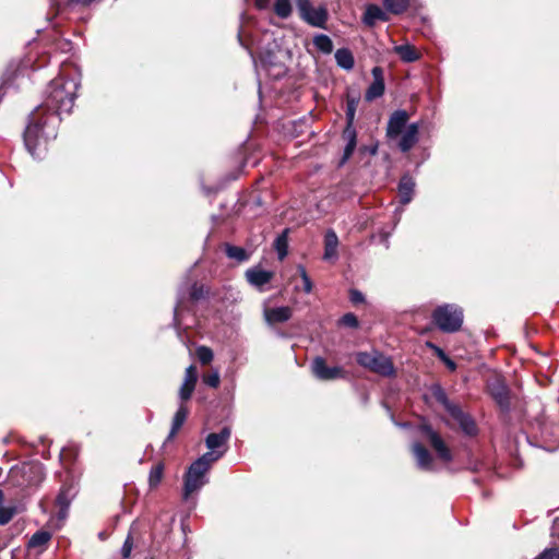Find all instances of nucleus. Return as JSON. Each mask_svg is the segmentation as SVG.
<instances>
[{
  "label": "nucleus",
  "mask_w": 559,
  "mask_h": 559,
  "mask_svg": "<svg viewBox=\"0 0 559 559\" xmlns=\"http://www.w3.org/2000/svg\"><path fill=\"white\" fill-rule=\"evenodd\" d=\"M43 107H39L29 115V123L24 132L25 146L34 157H40L46 151L48 139L55 138L53 132L45 131L48 120H55V116L43 120Z\"/></svg>",
  "instance_id": "obj_1"
},
{
  "label": "nucleus",
  "mask_w": 559,
  "mask_h": 559,
  "mask_svg": "<svg viewBox=\"0 0 559 559\" xmlns=\"http://www.w3.org/2000/svg\"><path fill=\"white\" fill-rule=\"evenodd\" d=\"M225 451L226 450L219 451V453L207 452L191 464L185 477V499H188L190 495L198 491L206 484V473L210 471L212 464L217 461Z\"/></svg>",
  "instance_id": "obj_2"
},
{
  "label": "nucleus",
  "mask_w": 559,
  "mask_h": 559,
  "mask_svg": "<svg viewBox=\"0 0 559 559\" xmlns=\"http://www.w3.org/2000/svg\"><path fill=\"white\" fill-rule=\"evenodd\" d=\"M76 87L72 80H53L49 86L46 107L56 110L57 114L70 112L74 105Z\"/></svg>",
  "instance_id": "obj_3"
},
{
  "label": "nucleus",
  "mask_w": 559,
  "mask_h": 559,
  "mask_svg": "<svg viewBox=\"0 0 559 559\" xmlns=\"http://www.w3.org/2000/svg\"><path fill=\"white\" fill-rule=\"evenodd\" d=\"M197 381V367L194 365H190L185 371L183 382L179 389V399L181 404L173 418L171 429L168 438H173L186 421L189 412L185 405V402L191 399L195 389Z\"/></svg>",
  "instance_id": "obj_4"
},
{
  "label": "nucleus",
  "mask_w": 559,
  "mask_h": 559,
  "mask_svg": "<svg viewBox=\"0 0 559 559\" xmlns=\"http://www.w3.org/2000/svg\"><path fill=\"white\" fill-rule=\"evenodd\" d=\"M431 393L436 401L445 408V411L460 425L466 435L476 433V426L474 420L468 415H466L457 404L452 403L448 399L444 390L440 385H433Z\"/></svg>",
  "instance_id": "obj_5"
},
{
  "label": "nucleus",
  "mask_w": 559,
  "mask_h": 559,
  "mask_svg": "<svg viewBox=\"0 0 559 559\" xmlns=\"http://www.w3.org/2000/svg\"><path fill=\"white\" fill-rule=\"evenodd\" d=\"M432 319L441 331L452 333L461 329L463 312L454 305H443L433 311Z\"/></svg>",
  "instance_id": "obj_6"
},
{
  "label": "nucleus",
  "mask_w": 559,
  "mask_h": 559,
  "mask_svg": "<svg viewBox=\"0 0 559 559\" xmlns=\"http://www.w3.org/2000/svg\"><path fill=\"white\" fill-rule=\"evenodd\" d=\"M356 361L361 367L380 376L390 377L394 374L392 360L377 350L357 353Z\"/></svg>",
  "instance_id": "obj_7"
},
{
  "label": "nucleus",
  "mask_w": 559,
  "mask_h": 559,
  "mask_svg": "<svg viewBox=\"0 0 559 559\" xmlns=\"http://www.w3.org/2000/svg\"><path fill=\"white\" fill-rule=\"evenodd\" d=\"M300 17L316 27H324L328 11L324 7L313 8L310 0H295Z\"/></svg>",
  "instance_id": "obj_8"
},
{
  "label": "nucleus",
  "mask_w": 559,
  "mask_h": 559,
  "mask_svg": "<svg viewBox=\"0 0 559 559\" xmlns=\"http://www.w3.org/2000/svg\"><path fill=\"white\" fill-rule=\"evenodd\" d=\"M421 431L426 435L429 444L436 451L437 456L441 461L449 463L453 460V455H452L450 448L447 445L444 440L441 438V436L437 431H435L428 425H424L421 427Z\"/></svg>",
  "instance_id": "obj_9"
},
{
  "label": "nucleus",
  "mask_w": 559,
  "mask_h": 559,
  "mask_svg": "<svg viewBox=\"0 0 559 559\" xmlns=\"http://www.w3.org/2000/svg\"><path fill=\"white\" fill-rule=\"evenodd\" d=\"M313 374L323 381L335 380L345 377V371L341 367H329L322 357H316L312 361Z\"/></svg>",
  "instance_id": "obj_10"
},
{
  "label": "nucleus",
  "mask_w": 559,
  "mask_h": 559,
  "mask_svg": "<svg viewBox=\"0 0 559 559\" xmlns=\"http://www.w3.org/2000/svg\"><path fill=\"white\" fill-rule=\"evenodd\" d=\"M488 390L492 399L500 406L501 409L508 411L510 406L509 389L504 381L496 378L488 383Z\"/></svg>",
  "instance_id": "obj_11"
},
{
  "label": "nucleus",
  "mask_w": 559,
  "mask_h": 559,
  "mask_svg": "<svg viewBox=\"0 0 559 559\" xmlns=\"http://www.w3.org/2000/svg\"><path fill=\"white\" fill-rule=\"evenodd\" d=\"M408 119L409 116L405 110L394 111L388 121L386 136L389 139H396L406 129Z\"/></svg>",
  "instance_id": "obj_12"
},
{
  "label": "nucleus",
  "mask_w": 559,
  "mask_h": 559,
  "mask_svg": "<svg viewBox=\"0 0 559 559\" xmlns=\"http://www.w3.org/2000/svg\"><path fill=\"white\" fill-rule=\"evenodd\" d=\"M373 82L368 87L366 92V100L371 102L384 93V80H383V70L380 67H374L372 69Z\"/></svg>",
  "instance_id": "obj_13"
},
{
  "label": "nucleus",
  "mask_w": 559,
  "mask_h": 559,
  "mask_svg": "<svg viewBox=\"0 0 559 559\" xmlns=\"http://www.w3.org/2000/svg\"><path fill=\"white\" fill-rule=\"evenodd\" d=\"M274 273L265 271L260 267H251L246 271V278L252 286L261 289L264 285L271 282Z\"/></svg>",
  "instance_id": "obj_14"
},
{
  "label": "nucleus",
  "mask_w": 559,
  "mask_h": 559,
  "mask_svg": "<svg viewBox=\"0 0 559 559\" xmlns=\"http://www.w3.org/2000/svg\"><path fill=\"white\" fill-rule=\"evenodd\" d=\"M263 314L269 324H276L288 321L292 318L293 310L288 306L265 308Z\"/></svg>",
  "instance_id": "obj_15"
},
{
  "label": "nucleus",
  "mask_w": 559,
  "mask_h": 559,
  "mask_svg": "<svg viewBox=\"0 0 559 559\" xmlns=\"http://www.w3.org/2000/svg\"><path fill=\"white\" fill-rule=\"evenodd\" d=\"M419 127L417 123H411L404 130L399 142L402 152H408L418 141Z\"/></svg>",
  "instance_id": "obj_16"
},
{
  "label": "nucleus",
  "mask_w": 559,
  "mask_h": 559,
  "mask_svg": "<svg viewBox=\"0 0 559 559\" xmlns=\"http://www.w3.org/2000/svg\"><path fill=\"white\" fill-rule=\"evenodd\" d=\"M412 450L417 461L418 467L424 471H432L433 461L429 451L418 442L413 444Z\"/></svg>",
  "instance_id": "obj_17"
},
{
  "label": "nucleus",
  "mask_w": 559,
  "mask_h": 559,
  "mask_svg": "<svg viewBox=\"0 0 559 559\" xmlns=\"http://www.w3.org/2000/svg\"><path fill=\"white\" fill-rule=\"evenodd\" d=\"M231 435L230 428L224 427L219 432L217 433H210L206 439L205 443L206 447L212 450L211 452H215L216 449H219L222 447H225L227 441L229 440Z\"/></svg>",
  "instance_id": "obj_18"
},
{
  "label": "nucleus",
  "mask_w": 559,
  "mask_h": 559,
  "mask_svg": "<svg viewBox=\"0 0 559 559\" xmlns=\"http://www.w3.org/2000/svg\"><path fill=\"white\" fill-rule=\"evenodd\" d=\"M338 238L333 229H329L324 236V260L337 258Z\"/></svg>",
  "instance_id": "obj_19"
},
{
  "label": "nucleus",
  "mask_w": 559,
  "mask_h": 559,
  "mask_svg": "<svg viewBox=\"0 0 559 559\" xmlns=\"http://www.w3.org/2000/svg\"><path fill=\"white\" fill-rule=\"evenodd\" d=\"M414 188L415 182L412 177L405 175L401 178L399 183V193L402 204H407L412 201Z\"/></svg>",
  "instance_id": "obj_20"
},
{
  "label": "nucleus",
  "mask_w": 559,
  "mask_h": 559,
  "mask_svg": "<svg viewBox=\"0 0 559 559\" xmlns=\"http://www.w3.org/2000/svg\"><path fill=\"white\" fill-rule=\"evenodd\" d=\"M376 21H388V15L380 7L371 4L366 9L364 22L365 24L372 26Z\"/></svg>",
  "instance_id": "obj_21"
},
{
  "label": "nucleus",
  "mask_w": 559,
  "mask_h": 559,
  "mask_svg": "<svg viewBox=\"0 0 559 559\" xmlns=\"http://www.w3.org/2000/svg\"><path fill=\"white\" fill-rule=\"evenodd\" d=\"M394 52L405 62H414L420 58V53L412 45H400L394 47Z\"/></svg>",
  "instance_id": "obj_22"
},
{
  "label": "nucleus",
  "mask_w": 559,
  "mask_h": 559,
  "mask_svg": "<svg viewBox=\"0 0 559 559\" xmlns=\"http://www.w3.org/2000/svg\"><path fill=\"white\" fill-rule=\"evenodd\" d=\"M343 136L347 141V144L344 148V160H346L352 156L356 147V131L353 128V124H347Z\"/></svg>",
  "instance_id": "obj_23"
},
{
  "label": "nucleus",
  "mask_w": 559,
  "mask_h": 559,
  "mask_svg": "<svg viewBox=\"0 0 559 559\" xmlns=\"http://www.w3.org/2000/svg\"><path fill=\"white\" fill-rule=\"evenodd\" d=\"M335 60L337 66L345 70H352L354 67V57L350 50L346 48L337 49L335 52Z\"/></svg>",
  "instance_id": "obj_24"
},
{
  "label": "nucleus",
  "mask_w": 559,
  "mask_h": 559,
  "mask_svg": "<svg viewBox=\"0 0 559 559\" xmlns=\"http://www.w3.org/2000/svg\"><path fill=\"white\" fill-rule=\"evenodd\" d=\"M358 104H359V95L347 93V99H346L347 124H353Z\"/></svg>",
  "instance_id": "obj_25"
},
{
  "label": "nucleus",
  "mask_w": 559,
  "mask_h": 559,
  "mask_svg": "<svg viewBox=\"0 0 559 559\" xmlns=\"http://www.w3.org/2000/svg\"><path fill=\"white\" fill-rule=\"evenodd\" d=\"M274 13L283 19H288L293 13V4L290 0H275L273 5Z\"/></svg>",
  "instance_id": "obj_26"
},
{
  "label": "nucleus",
  "mask_w": 559,
  "mask_h": 559,
  "mask_svg": "<svg viewBox=\"0 0 559 559\" xmlns=\"http://www.w3.org/2000/svg\"><path fill=\"white\" fill-rule=\"evenodd\" d=\"M274 248L277 251L278 259L283 260L288 253V229L283 230L274 241Z\"/></svg>",
  "instance_id": "obj_27"
},
{
  "label": "nucleus",
  "mask_w": 559,
  "mask_h": 559,
  "mask_svg": "<svg viewBox=\"0 0 559 559\" xmlns=\"http://www.w3.org/2000/svg\"><path fill=\"white\" fill-rule=\"evenodd\" d=\"M71 501V489L70 488H62L59 495L57 496V504L60 507L59 516L66 518L67 510L69 508Z\"/></svg>",
  "instance_id": "obj_28"
},
{
  "label": "nucleus",
  "mask_w": 559,
  "mask_h": 559,
  "mask_svg": "<svg viewBox=\"0 0 559 559\" xmlns=\"http://www.w3.org/2000/svg\"><path fill=\"white\" fill-rule=\"evenodd\" d=\"M385 9L393 14L404 13L408 5L409 0H383Z\"/></svg>",
  "instance_id": "obj_29"
},
{
  "label": "nucleus",
  "mask_w": 559,
  "mask_h": 559,
  "mask_svg": "<svg viewBox=\"0 0 559 559\" xmlns=\"http://www.w3.org/2000/svg\"><path fill=\"white\" fill-rule=\"evenodd\" d=\"M50 538H51V534L49 532L38 531L28 540V547L29 548H41L50 540Z\"/></svg>",
  "instance_id": "obj_30"
},
{
  "label": "nucleus",
  "mask_w": 559,
  "mask_h": 559,
  "mask_svg": "<svg viewBox=\"0 0 559 559\" xmlns=\"http://www.w3.org/2000/svg\"><path fill=\"white\" fill-rule=\"evenodd\" d=\"M225 252L228 258L234 259L237 262H243L249 259V254L241 247L226 245Z\"/></svg>",
  "instance_id": "obj_31"
},
{
  "label": "nucleus",
  "mask_w": 559,
  "mask_h": 559,
  "mask_svg": "<svg viewBox=\"0 0 559 559\" xmlns=\"http://www.w3.org/2000/svg\"><path fill=\"white\" fill-rule=\"evenodd\" d=\"M163 475H164V464L163 463H158L156 465H154L151 471H150V475H148V485L151 488H156L162 479H163Z\"/></svg>",
  "instance_id": "obj_32"
},
{
  "label": "nucleus",
  "mask_w": 559,
  "mask_h": 559,
  "mask_svg": "<svg viewBox=\"0 0 559 559\" xmlns=\"http://www.w3.org/2000/svg\"><path fill=\"white\" fill-rule=\"evenodd\" d=\"M313 45L316 46L317 49L324 53H330L333 50V43L331 38L324 34L314 36Z\"/></svg>",
  "instance_id": "obj_33"
},
{
  "label": "nucleus",
  "mask_w": 559,
  "mask_h": 559,
  "mask_svg": "<svg viewBox=\"0 0 559 559\" xmlns=\"http://www.w3.org/2000/svg\"><path fill=\"white\" fill-rule=\"evenodd\" d=\"M195 354H197L199 361L202 365H209L214 358L213 350L210 347L204 346V345L198 346L195 349Z\"/></svg>",
  "instance_id": "obj_34"
},
{
  "label": "nucleus",
  "mask_w": 559,
  "mask_h": 559,
  "mask_svg": "<svg viewBox=\"0 0 559 559\" xmlns=\"http://www.w3.org/2000/svg\"><path fill=\"white\" fill-rule=\"evenodd\" d=\"M202 379L206 385L214 389L217 388L221 382L218 370H213L212 372L204 374Z\"/></svg>",
  "instance_id": "obj_35"
},
{
  "label": "nucleus",
  "mask_w": 559,
  "mask_h": 559,
  "mask_svg": "<svg viewBox=\"0 0 559 559\" xmlns=\"http://www.w3.org/2000/svg\"><path fill=\"white\" fill-rule=\"evenodd\" d=\"M298 272L304 283V290L309 294L312 290V282L308 276L306 269L302 265H298Z\"/></svg>",
  "instance_id": "obj_36"
},
{
  "label": "nucleus",
  "mask_w": 559,
  "mask_h": 559,
  "mask_svg": "<svg viewBox=\"0 0 559 559\" xmlns=\"http://www.w3.org/2000/svg\"><path fill=\"white\" fill-rule=\"evenodd\" d=\"M205 289L202 285L194 284L191 287L190 297L193 300H199L205 296Z\"/></svg>",
  "instance_id": "obj_37"
},
{
  "label": "nucleus",
  "mask_w": 559,
  "mask_h": 559,
  "mask_svg": "<svg viewBox=\"0 0 559 559\" xmlns=\"http://www.w3.org/2000/svg\"><path fill=\"white\" fill-rule=\"evenodd\" d=\"M342 324L349 326V328H357L358 326V319L354 313H346L341 319Z\"/></svg>",
  "instance_id": "obj_38"
},
{
  "label": "nucleus",
  "mask_w": 559,
  "mask_h": 559,
  "mask_svg": "<svg viewBox=\"0 0 559 559\" xmlns=\"http://www.w3.org/2000/svg\"><path fill=\"white\" fill-rule=\"evenodd\" d=\"M13 510L0 508V525L9 523L13 518Z\"/></svg>",
  "instance_id": "obj_39"
},
{
  "label": "nucleus",
  "mask_w": 559,
  "mask_h": 559,
  "mask_svg": "<svg viewBox=\"0 0 559 559\" xmlns=\"http://www.w3.org/2000/svg\"><path fill=\"white\" fill-rule=\"evenodd\" d=\"M536 559H559V550L556 548L545 549Z\"/></svg>",
  "instance_id": "obj_40"
},
{
  "label": "nucleus",
  "mask_w": 559,
  "mask_h": 559,
  "mask_svg": "<svg viewBox=\"0 0 559 559\" xmlns=\"http://www.w3.org/2000/svg\"><path fill=\"white\" fill-rule=\"evenodd\" d=\"M131 550H132V538L129 535L122 546V549H121V554H122L123 558H128L131 554Z\"/></svg>",
  "instance_id": "obj_41"
},
{
  "label": "nucleus",
  "mask_w": 559,
  "mask_h": 559,
  "mask_svg": "<svg viewBox=\"0 0 559 559\" xmlns=\"http://www.w3.org/2000/svg\"><path fill=\"white\" fill-rule=\"evenodd\" d=\"M350 300L355 304L357 302H361L364 300V296L358 290H352L350 292Z\"/></svg>",
  "instance_id": "obj_42"
},
{
  "label": "nucleus",
  "mask_w": 559,
  "mask_h": 559,
  "mask_svg": "<svg viewBox=\"0 0 559 559\" xmlns=\"http://www.w3.org/2000/svg\"><path fill=\"white\" fill-rule=\"evenodd\" d=\"M254 3L259 10H265L270 5V0H254Z\"/></svg>",
  "instance_id": "obj_43"
},
{
  "label": "nucleus",
  "mask_w": 559,
  "mask_h": 559,
  "mask_svg": "<svg viewBox=\"0 0 559 559\" xmlns=\"http://www.w3.org/2000/svg\"><path fill=\"white\" fill-rule=\"evenodd\" d=\"M443 361L451 371H454L456 369V364L449 357H444Z\"/></svg>",
  "instance_id": "obj_44"
},
{
  "label": "nucleus",
  "mask_w": 559,
  "mask_h": 559,
  "mask_svg": "<svg viewBox=\"0 0 559 559\" xmlns=\"http://www.w3.org/2000/svg\"><path fill=\"white\" fill-rule=\"evenodd\" d=\"M71 2H74V3H78V4H82V5H88L91 4L94 0H70Z\"/></svg>",
  "instance_id": "obj_45"
},
{
  "label": "nucleus",
  "mask_w": 559,
  "mask_h": 559,
  "mask_svg": "<svg viewBox=\"0 0 559 559\" xmlns=\"http://www.w3.org/2000/svg\"><path fill=\"white\" fill-rule=\"evenodd\" d=\"M438 355H439V357H440L442 360H444V357H447V356H445V354L443 353V350H441V349H438Z\"/></svg>",
  "instance_id": "obj_46"
}]
</instances>
